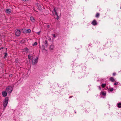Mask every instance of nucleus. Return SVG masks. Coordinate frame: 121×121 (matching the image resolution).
<instances>
[{"label": "nucleus", "mask_w": 121, "mask_h": 121, "mask_svg": "<svg viewBox=\"0 0 121 121\" xmlns=\"http://www.w3.org/2000/svg\"><path fill=\"white\" fill-rule=\"evenodd\" d=\"M3 48H0V50H1L2 49H3Z\"/></svg>", "instance_id": "obj_32"}, {"label": "nucleus", "mask_w": 121, "mask_h": 121, "mask_svg": "<svg viewBox=\"0 0 121 121\" xmlns=\"http://www.w3.org/2000/svg\"><path fill=\"white\" fill-rule=\"evenodd\" d=\"M45 45L47 47L48 46V41L47 40H46L45 42Z\"/></svg>", "instance_id": "obj_15"}, {"label": "nucleus", "mask_w": 121, "mask_h": 121, "mask_svg": "<svg viewBox=\"0 0 121 121\" xmlns=\"http://www.w3.org/2000/svg\"><path fill=\"white\" fill-rule=\"evenodd\" d=\"M91 47L90 45H88L86 47V48L87 49H90V48H91Z\"/></svg>", "instance_id": "obj_17"}, {"label": "nucleus", "mask_w": 121, "mask_h": 121, "mask_svg": "<svg viewBox=\"0 0 121 121\" xmlns=\"http://www.w3.org/2000/svg\"><path fill=\"white\" fill-rule=\"evenodd\" d=\"M55 14L57 16H58V14H57V12H55Z\"/></svg>", "instance_id": "obj_27"}, {"label": "nucleus", "mask_w": 121, "mask_h": 121, "mask_svg": "<svg viewBox=\"0 0 121 121\" xmlns=\"http://www.w3.org/2000/svg\"><path fill=\"white\" fill-rule=\"evenodd\" d=\"M99 16V14L98 13H97L95 17L97 18H98Z\"/></svg>", "instance_id": "obj_14"}, {"label": "nucleus", "mask_w": 121, "mask_h": 121, "mask_svg": "<svg viewBox=\"0 0 121 121\" xmlns=\"http://www.w3.org/2000/svg\"><path fill=\"white\" fill-rule=\"evenodd\" d=\"M102 95L104 96H105L106 95V94L105 93H104V92H102Z\"/></svg>", "instance_id": "obj_21"}, {"label": "nucleus", "mask_w": 121, "mask_h": 121, "mask_svg": "<svg viewBox=\"0 0 121 121\" xmlns=\"http://www.w3.org/2000/svg\"><path fill=\"white\" fill-rule=\"evenodd\" d=\"M106 84L105 83L102 84L101 85V86L103 88H104L106 86Z\"/></svg>", "instance_id": "obj_16"}, {"label": "nucleus", "mask_w": 121, "mask_h": 121, "mask_svg": "<svg viewBox=\"0 0 121 121\" xmlns=\"http://www.w3.org/2000/svg\"><path fill=\"white\" fill-rule=\"evenodd\" d=\"M2 94L3 96L4 97L7 96V93L6 91H4L2 92Z\"/></svg>", "instance_id": "obj_6"}, {"label": "nucleus", "mask_w": 121, "mask_h": 121, "mask_svg": "<svg viewBox=\"0 0 121 121\" xmlns=\"http://www.w3.org/2000/svg\"><path fill=\"white\" fill-rule=\"evenodd\" d=\"M37 44V42H35L33 44V46L36 45Z\"/></svg>", "instance_id": "obj_19"}, {"label": "nucleus", "mask_w": 121, "mask_h": 121, "mask_svg": "<svg viewBox=\"0 0 121 121\" xmlns=\"http://www.w3.org/2000/svg\"><path fill=\"white\" fill-rule=\"evenodd\" d=\"M9 100V98L6 97L4 100L3 102V106L4 107H6L7 105Z\"/></svg>", "instance_id": "obj_1"}, {"label": "nucleus", "mask_w": 121, "mask_h": 121, "mask_svg": "<svg viewBox=\"0 0 121 121\" xmlns=\"http://www.w3.org/2000/svg\"><path fill=\"white\" fill-rule=\"evenodd\" d=\"M91 24L94 26H96L97 24L96 20L94 19L91 22Z\"/></svg>", "instance_id": "obj_5"}, {"label": "nucleus", "mask_w": 121, "mask_h": 121, "mask_svg": "<svg viewBox=\"0 0 121 121\" xmlns=\"http://www.w3.org/2000/svg\"><path fill=\"white\" fill-rule=\"evenodd\" d=\"M55 14L57 16H58V14H57V12H55Z\"/></svg>", "instance_id": "obj_26"}, {"label": "nucleus", "mask_w": 121, "mask_h": 121, "mask_svg": "<svg viewBox=\"0 0 121 121\" xmlns=\"http://www.w3.org/2000/svg\"><path fill=\"white\" fill-rule=\"evenodd\" d=\"M5 12L6 13L10 14L11 13V10L10 9H8L6 10Z\"/></svg>", "instance_id": "obj_7"}, {"label": "nucleus", "mask_w": 121, "mask_h": 121, "mask_svg": "<svg viewBox=\"0 0 121 121\" xmlns=\"http://www.w3.org/2000/svg\"><path fill=\"white\" fill-rule=\"evenodd\" d=\"M54 48V46L53 45H50V50H52Z\"/></svg>", "instance_id": "obj_9"}, {"label": "nucleus", "mask_w": 121, "mask_h": 121, "mask_svg": "<svg viewBox=\"0 0 121 121\" xmlns=\"http://www.w3.org/2000/svg\"><path fill=\"white\" fill-rule=\"evenodd\" d=\"M45 49L44 48L43 49V50H45Z\"/></svg>", "instance_id": "obj_34"}, {"label": "nucleus", "mask_w": 121, "mask_h": 121, "mask_svg": "<svg viewBox=\"0 0 121 121\" xmlns=\"http://www.w3.org/2000/svg\"><path fill=\"white\" fill-rule=\"evenodd\" d=\"M75 113H76V112H75Z\"/></svg>", "instance_id": "obj_35"}, {"label": "nucleus", "mask_w": 121, "mask_h": 121, "mask_svg": "<svg viewBox=\"0 0 121 121\" xmlns=\"http://www.w3.org/2000/svg\"><path fill=\"white\" fill-rule=\"evenodd\" d=\"M38 62V58L36 59H33L32 60V64L33 65H34L36 64Z\"/></svg>", "instance_id": "obj_4"}, {"label": "nucleus", "mask_w": 121, "mask_h": 121, "mask_svg": "<svg viewBox=\"0 0 121 121\" xmlns=\"http://www.w3.org/2000/svg\"><path fill=\"white\" fill-rule=\"evenodd\" d=\"M26 32L27 33H30L31 32V30L29 29L27 30L26 31Z\"/></svg>", "instance_id": "obj_13"}, {"label": "nucleus", "mask_w": 121, "mask_h": 121, "mask_svg": "<svg viewBox=\"0 0 121 121\" xmlns=\"http://www.w3.org/2000/svg\"><path fill=\"white\" fill-rule=\"evenodd\" d=\"M12 74H11L9 75V77H12Z\"/></svg>", "instance_id": "obj_31"}, {"label": "nucleus", "mask_w": 121, "mask_h": 121, "mask_svg": "<svg viewBox=\"0 0 121 121\" xmlns=\"http://www.w3.org/2000/svg\"><path fill=\"white\" fill-rule=\"evenodd\" d=\"M114 85H117V83H114Z\"/></svg>", "instance_id": "obj_30"}, {"label": "nucleus", "mask_w": 121, "mask_h": 121, "mask_svg": "<svg viewBox=\"0 0 121 121\" xmlns=\"http://www.w3.org/2000/svg\"><path fill=\"white\" fill-rule=\"evenodd\" d=\"M29 51V49L27 48H26L23 49V51L24 52H28Z\"/></svg>", "instance_id": "obj_10"}, {"label": "nucleus", "mask_w": 121, "mask_h": 121, "mask_svg": "<svg viewBox=\"0 0 121 121\" xmlns=\"http://www.w3.org/2000/svg\"><path fill=\"white\" fill-rule=\"evenodd\" d=\"M116 75V73L115 72L113 73V75L114 76H115Z\"/></svg>", "instance_id": "obj_24"}, {"label": "nucleus", "mask_w": 121, "mask_h": 121, "mask_svg": "<svg viewBox=\"0 0 121 121\" xmlns=\"http://www.w3.org/2000/svg\"><path fill=\"white\" fill-rule=\"evenodd\" d=\"M113 90L114 89L113 88H111L110 89V91H113Z\"/></svg>", "instance_id": "obj_22"}, {"label": "nucleus", "mask_w": 121, "mask_h": 121, "mask_svg": "<svg viewBox=\"0 0 121 121\" xmlns=\"http://www.w3.org/2000/svg\"><path fill=\"white\" fill-rule=\"evenodd\" d=\"M6 90L8 93H11L12 91V87L11 86H8L6 88Z\"/></svg>", "instance_id": "obj_2"}, {"label": "nucleus", "mask_w": 121, "mask_h": 121, "mask_svg": "<svg viewBox=\"0 0 121 121\" xmlns=\"http://www.w3.org/2000/svg\"><path fill=\"white\" fill-rule=\"evenodd\" d=\"M57 17L56 18V19L57 20H58L59 19V17L58 16H58H57Z\"/></svg>", "instance_id": "obj_29"}, {"label": "nucleus", "mask_w": 121, "mask_h": 121, "mask_svg": "<svg viewBox=\"0 0 121 121\" xmlns=\"http://www.w3.org/2000/svg\"><path fill=\"white\" fill-rule=\"evenodd\" d=\"M37 34H38V35H39L40 34V32H38L37 33Z\"/></svg>", "instance_id": "obj_28"}, {"label": "nucleus", "mask_w": 121, "mask_h": 121, "mask_svg": "<svg viewBox=\"0 0 121 121\" xmlns=\"http://www.w3.org/2000/svg\"><path fill=\"white\" fill-rule=\"evenodd\" d=\"M52 36H53L54 38H55L56 37V36L54 34H53Z\"/></svg>", "instance_id": "obj_25"}, {"label": "nucleus", "mask_w": 121, "mask_h": 121, "mask_svg": "<svg viewBox=\"0 0 121 121\" xmlns=\"http://www.w3.org/2000/svg\"><path fill=\"white\" fill-rule=\"evenodd\" d=\"M117 107L119 108H121V103H118L117 104Z\"/></svg>", "instance_id": "obj_12"}, {"label": "nucleus", "mask_w": 121, "mask_h": 121, "mask_svg": "<svg viewBox=\"0 0 121 121\" xmlns=\"http://www.w3.org/2000/svg\"><path fill=\"white\" fill-rule=\"evenodd\" d=\"M5 55H4V57H5L6 56H7L8 55V54L7 52H6L4 53Z\"/></svg>", "instance_id": "obj_20"}, {"label": "nucleus", "mask_w": 121, "mask_h": 121, "mask_svg": "<svg viewBox=\"0 0 121 121\" xmlns=\"http://www.w3.org/2000/svg\"><path fill=\"white\" fill-rule=\"evenodd\" d=\"M22 0L24 1H25V0Z\"/></svg>", "instance_id": "obj_33"}, {"label": "nucleus", "mask_w": 121, "mask_h": 121, "mask_svg": "<svg viewBox=\"0 0 121 121\" xmlns=\"http://www.w3.org/2000/svg\"><path fill=\"white\" fill-rule=\"evenodd\" d=\"M30 21L32 22H35V20L34 18L32 16L30 18Z\"/></svg>", "instance_id": "obj_8"}, {"label": "nucleus", "mask_w": 121, "mask_h": 121, "mask_svg": "<svg viewBox=\"0 0 121 121\" xmlns=\"http://www.w3.org/2000/svg\"><path fill=\"white\" fill-rule=\"evenodd\" d=\"M21 34V32L19 30L17 29L15 31V34L17 36H19Z\"/></svg>", "instance_id": "obj_3"}, {"label": "nucleus", "mask_w": 121, "mask_h": 121, "mask_svg": "<svg viewBox=\"0 0 121 121\" xmlns=\"http://www.w3.org/2000/svg\"><path fill=\"white\" fill-rule=\"evenodd\" d=\"M53 12L54 13H55V12H56V8H54Z\"/></svg>", "instance_id": "obj_23"}, {"label": "nucleus", "mask_w": 121, "mask_h": 121, "mask_svg": "<svg viewBox=\"0 0 121 121\" xmlns=\"http://www.w3.org/2000/svg\"><path fill=\"white\" fill-rule=\"evenodd\" d=\"M28 58L30 59V60L32 58V56H31L30 55H28Z\"/></svg>", "instance_id": "obj_18"}, {"label": "nucleus", "mask_w": 121, "mask_h": 121, "mask_svg": "<svg viewBox=\"0 0 121 121\" xmlns=\"http://www.w3.org/2000/svg\"><path fill=\"white\" fill-rule=\"evenodd\" d=\"M109 81L111 82H114L115 81V80L113 78L111 77L109 79Z\"/></svg>", "instance_id": "obj_11"}]
</instances>
